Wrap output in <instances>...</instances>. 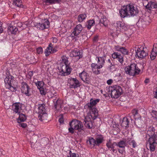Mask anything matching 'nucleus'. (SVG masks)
<instances>
[{
	"instance_id": "nucleus-1",
	"label": "nucleus",
	"mask_w": 157,
	"mask_h": 157,
	"mask_svg": "<svg viewBox=\"0 0 157 157\" xmlns=\"http://www.w3.org/2000/svg\"><path fill=\"white\" fill-rule=\"evenodd\" d=\"M147 133L150 137L147 141L150 151H154L157 144V136L155 133L154 128L152 126L149 127Z\"/></svg>"
},
{
	"instance_id": "nucleus-2",
	"label": "nucleus",
	"mask_w": 157,
	"mask_h": 157,
	"mask_svg": "<svg viewBox=\"0 0 157 157\" xmlns=\"http://www.w3.org/2000/svg\"><path fill=\"white\" fill-rule=\"evenodd\" d=\"M96 60L98 63H92L91 67L93 72L96 75H98L100 73V69L104 65L105 59L103 57H97Z\"/></svg>"
},
{
	"instance_id": "nucleus-3",
	"label": "nucleus",
	"mask_w": 157,
	"mask_h": 157,
	"mask_svg": "<svg viewBox=\"0 0 157 157\" xmlns=\"http://www.w3.org/2000/svg\"><path fill=\"white\" fill-rule=\"evenodd\" d=\"M98 116L96 112H94V113H88L84 119L85 127L89 129L92 128L93 127V120L96 119Z\"/></svg>"
},
{
	"instance_id": "nucleus-4",
	"label": "nucleus",
	"mask_w": 157,
	"mask_h": 157,
	"mask_svg": "<svg viewBox=\"0 0 157 157\" xmlns=\"http://www.w3.org/2000/svg\"><path fill=\"white\" fill-rule=\"evenodd\" d=\"M136 56L140 59L145 58L148 55L147 48L141 45L136 46L135 48Z\"/></svg>"
},
{
	"instance_id": "nucleus-5",
	"label": "nucleus",
	"mask_w": 157,
	"mask_h": 157,
	"mask_svg": "<svg viewBox=\"0 0 157 157\" xmlns=\"http://www.w3.org/2000/svg\"><path fill=\"white\" fill-rule=\"evenodd\" d=\"M125 70L127 74L132 76L138 75L140 72V69L135 63L132 64L130 66H127Z\"/></svg>"
},
{
	"instance_id": "nucleus-6",
	"label": "nucleus",
	"mask_w": 157,
	"mask_h": 157,
	"mask_svg": "<svg viewBox=\"0 0 157 157\" xmlns=\"http://www.w3.org/2000/svg\"><path fill=\"white\" fill-rule=\"evenodd\" d=\"M70 128H68L69 132L73 133L74 132V130H80L82 129L83 125L82 122L77 120H72L70 123Z\"/></svg>"
},
{
	"instance_id": "nucleus-7",
	"label": "nucleus",
	"mask_w": 157,
	"mask_h": 157,
	"mask_svg": "<svg viewBox=\"0 0 157 157\" xmlns=\"http://www.w3.org/2000/svg\"><path fill=\"white\" fill-rule=\"evenodd\" d=\"M109 91L111 92V97L115 98H118L122 93L121 88L117 85L110 87Z\"/></svg>"
},
{
	"instance_id": "nucleus-8",
	"label": "nucleus",
	"mask_w": 157,
	"mask_h": 157,
	"mask_svg": "<svg viewBox=\"0 0 157 157\" xmlns=\"http://www.w3.org/2000/svg\"><path fill=\"white\" fill-rule=\"evenodd\" d=\"M104 140V138L101 135H98L96 138V140L93 138H90L87 141V142L88 144L90 145V147H94L95 145H98L101 143Z\"/></svg>"
},
{
	"instance_id": "nucleus-9",
	"label": "nucleus",
	"mask_w": 157,
	"mask_h": 157,
	"mask_svg": "<svg viewBox=\"0 0 157 157\" xmlns=\"http://www.w3.org/2000/svg\"><path fill=\"white\" fill-rule=\"evenodd\" d=\"M99 101V99H98L94 100L92 98L90 100V102L87 104V105L88 106L89 109V113H94V112H97V115H98V111L96 108L95 107V106Z\"/></svg>"
},
{
	"instance_id": "nucleus-10",
	"label": "nucleus",
	"mask_w": 157,
	"mask_h": 157,
	"mask_svg": "<svg viewBox=\"0 0 157 157\" xmlns=\"http://www.w3.org/2000/svg\"><path fill=\"white\" fill-rule=\"evenodd\" d=\"M71 71V69L69 66H64L63 64L61 65L59 67L58 73L61 76H67L69 75Z\"/></svg>"
},
{
	"instance_id": "nucleus-11",
	"label": "nucleus",
	"mask_w": 157,
	"mask_h": 157,
	"mask_svg": "<svg viewBox=\"0 0 157 157\" xmlns=\"http://www.w3.org/2000/svg\"><path fill=\"white\" fill-rule=\"evenodd\" d=\"M131 5H128L123 6L121 9L119 10V13L121 17L130 16L129 11L131 9Z\"/></svg>"
},
{
	"instance_id": "nucleus-12",
	"label": "nucleus",
	"mask_w": 157,
	"mask_h": 157,
	"mask_svg": "<svg viewBox=\"0 0 157 157\" xmlns=\"http://www.w3.org/2000/svg\"><path fill=\"white\" fill-rule=\"evenodd\" d=\"M67 82L71 88H75L79 86V81L75 78L70 77L68 78Z\"/></svg>"
},
{
	"instance_id": "nucleus-13",
	"label": "nucleus",
	"mask_w": 157,
	"mask_h": 157,
	"mask_svg": "<svg viewBox=\"0 0 157 157\" xmlns=\"http://www.w3.org/2000/svg\"><path fill=\"white\" fill-rule=\"evenodd\" d=\"M35 26L41 30L47 29L49 26V21L47 19H45L42 21L41 23L37 24L35 25Z\"/></svg>"
},
{
	"instance_id": "nucleus-14",
	"label": "nucleus",
	"mask_w": 157,
	"mask_h": 157,
	"mask_svg": "<svg viewBox=\"0 0 157 157\" xmlns=\"http://www.w3.org/2000/svg\"><path fill=\"white\" fill-rule=\"evenodd\" d=\"M35 83L38 89L39 90L40 94L42 95H45L46 94V91L44 82L38 81Z\"/></svg>"
},
{
	"instance_id": "nucleus-15",
	"label": "nucleus",
	"mask_w": 157,
	"mask_h": 157,
	"mask_svg": "<svg viewBox=\"0 0 157 157\" xmlns=\"http://www.w3.org/2000/svg\"><path fill=\"white\" fill-rule=\"evenodd\" d=\"M70 56L71 57H75L76 59V61L78 60L82 56L79 51L77 49H72L70 53Z\"/></svg>"
},
{
	"instance_id": "nucleus-16",
	"label": "nucleus",
	"mask_w": 157,
	"mask_h": 157,
	"mask_svg": "<svg viewBox=\"0 0 157 157\" xmlns=\"http://www.w3.org/2000/svg\"><path fill=\"white\" fill-rule=\"evenodd\" d=\"M12 81V76L10 75L6 77L4 80L6 88L10 89L11 91H14L13 90L14 89V88L11 86V83Z\"/></svg>"
},
{
	"instance_id": "nucleus-17",
	"label": "nucleus",
	"mask_w": 157,
	"mask_h": 157,
	"mask_svg": "<svg viewBox=\"0 0 157 157\" xmlns=\"http://www.w3.org/2000/svg\"><path fill=\"white\" fill-rule=\"evenodd\" d=\"M30 88L28 85L25 82H22L21 83V92L26 95L29 96V92Z\"/></svg>"
},
{
	"instance_id": "nucleus-18",
	"label": "nucleus",
	"mask_w": 157,
	"mask_h": 157,
	"mask_svg": "<svg viewBox=\"0 0 157 157\" xmlns=\"http://www.w3.org/2000/svg\"><path fill=\"white\" fill-rule=\"evenodd\" d=\"M79 76L84 82L89 84L90 83V79L89 75L85 71H83L79 74Z\"/></svg>"
},
{
	"instance_id": "nucleus-19",
	"label": "nucleus",
	"mask_w": 157,
	"mask_h": 157,
	"mask_svg": "<svg viewBox=\"0 0 157 157\" xmlns=\"http://www.w3.org/2000/svg\"><path fill=\"white\" fill-rule=\"evenodd\" d=\"M22 105H23L19 102L15 103L12 105L13 110L16 113L19 114Z\"/></svg>"
},
{
	"instance_id": "nucleus-20",
	"label": "nucleus",
	"mask_w": 157,
	"mask_h": 157,
	"mask_svg": "<svg viewBox=\"0 0 157 157\" xmlns=\"http://www.w3.org/2000/svg\"><path fill=\"white\" fill-rule=\"evenodd\" d=\"M57 51V50L55 48H53L52 45V44H50L45 49L44 53L46 56H48L51 53H54Z\"/></svg>"
},
{
	"instance_id": "nucleus-21",
	"label": "nucleus",
	"mask_w": 157,
	"mask_h": 157,
	"mask_svg": "<svg viewBox=\"0 0 157 157\" xmlns=\"http://www.w3.org/2000/svg\"><path fill=\"white\" fill-rule=\"evenodd\" d=\"M112 58L114 59H117L121 63H122L124 62L123 56L117 52L113 53L112 55Z\"/></svg>"
},
{
	"instance_id": "nucleus-22",
	"label": "nucleus",
	"mask_w": 157,
	"mask_h": 157,
	"mask_svg": "<svg viewBox=\"0 0 157 157\" xmlns=\"http://www.w3.org/2000/svg\"><path fill=\"white\" fill-rule=\"evenodd\" d=\"M82 29V27L81 25H77L75 28L72 34L75 36H78L81 33Z\"/></svg>"
},
{
	"instance_id": "nucleus-23",
	"label": "nucleus",
	"mask_w": 157,
	"mask_h": 157,
	"mask_svg": "<svg viewBox=\"0 0 157 157\" xmlns=\"http://www.w3.org/2000/svg\"><path fill=\"white\" fill-rule=\"evenodd\" d=\"M116 25L117 30L121 31L123 29L125 30L127 29V27L125 25L124 23L121 21H117Z\"/></svg>"
},
{
	"instance_id": "nucleus-24",
	"label": "nucleus",
	"mask_w": 157,
	"mask_h": 157,
	"mask_svg": "<svg viewBox=\"0 0 157 157\" xmlns=\"http://www.w3.org/2000/svg\"><path fill=\"white\" fill-rule=\"evenodd\" d=\"M115 48L116 51L120 52L123 54L127 55L128 53V50L126 48L122 46H116L115 47Z\"/></svg>"
},
{
	"instance_id": "nucleus-25",
	"label": "nucleus",
	"mask_w": 157,
	"mask_h": 157,
	"mask_svg": "<svg viewBox=\"0 0 157 157\" xmlns=\"http://www.w3.org/2000/svg\"><path fill=\"white\" fill-rule=\"evenodd\" d=\"M138 13V10L136 7L133 5H131V9L129 11L130 16H134L137 14Z\"/></svg>"
},
{
	"instance_id": "nucleus-26",
	"label": "nucleus",
	"mask_w": 157,
	"mask_h": 157,
	"mask_svg": "<svg viewBox=\"0 0 157 157\" xmlns=\"http://www.w3.org/2000/svg\"><path fill=\"white\" fill-rule=\"evenodd\" d=\"M36 111L38 112L39 114L45 113L46 109L45 105L43 104H39Z\"/></svg>"
},
{
	"instance_id": "nucleus-27",
	"label": "nucleus",
	"mask_w": 157,
	"mask_h": 157,
	"mask_svg": "<svg viewBox=\"0 0 157 157\" xmlns=\"http://www.w3.org/2000/svg\"><path fill=\"white\" fill-rule=\"evenodd\" d=\"M68 58L65 56H62L60 59V64L61 65H62L63 64H64V66H69V63L68 61Z\"/></svg>"
},
{
	"instance_id": "nucleus-28",
	"label": "nucleus",
	"mask_w": 157,
	"mask_h": 157,
	"mask_svg": "<svg viewBox=\"0 0 157 157\" xmlns=\"http://www.w3.org/2000/svg\"><path fill=\"white\" fill-rule=\"evenodd\" d=\"M146 8L149 10L152 9L156 8L157 7V4L155 2H150L148 3L145 6Z\"/></svg>"
},
{
	"instance_id": "nucleus-29",
	"label": "nucleus",
	"mask_w": 157,
	"mask_h": 157,
	"mask_svg": "<svg viewBox=\"0 0 157 157\" xmlns=\"http://www.w3.org/2000/svg\"><path fill=\"white\" fill-rule=\"evenodd\" d=\"M18 30V28L15 26H10L8 28V32H10L12 34H16Z\"/></svg>"
},
{
	"instance_id": "nucleus-30",
	"label": "nucleus",
	"mask_w": 157,
	"mask_h": 157,
	"mask_svg": "<svg viewBox=\"0 0 157 157\" xmlns=\"http://www.w3.org/2000/svg\"><path fill=\"white\" fill-rule=\"evenodd\" d=\"M28 22H25L23 23H22L21 22H19L17 23L16 26L21 29V30H22L26 27L28 25Z\"/></svg>"
},
{
	"instance_id": "nucleus-31",
	"label": "nucleus",
	"mask_w": 157,
	"mask_h": 157,
	"mask_svg": "<svg viewBox=\"0 0 157 157\" xmlns=\"http://www.w3.org/2000/svg\"><path fill=\"white\" fill-rule=\"evenodd\" d=\"M48 117L47 114L46 112L44 113L39 114L38 116V118L39 120L42 121L44 122V121L47 119Z\"/></svg>"
},
{
	"instance_id": "nucleus-32",
	"label": "nucleus",
	"mask_w": 157,
	"mask_h": 157,
	"mask_svg": "<svg viewBox=\"0 0 157 157\" xmlns=\"http://www.w3.org/2000/svg\"><path fill=\"white\" fill-rule=\"evenodd\" d=\"M108 22V20L104 16L101 17L100 20V24H103L105 26H106L107 25Z\"/></svg>"
},
{
	"instance_id": "nucleus-33",
	"label": "nucleus",
	"mask_w": 157,
	"mask_h": 157,
	"mask_svg": "<svg viewBox=\"0 0 157 157\" xmlns=\"http://www.w3.org/2000/svg\"><path fill=\"white\" fill-rule=\"evenodd\" d=\"M129 121H128L127 118L124 117L123 118L121 125L122 127L126 128L128 126Z\"/></svg>"
},
{
	"instance_id": "nucleus-34",
	"label": "nucleus",
	"mask_w": 157,
	"mask_h": 157,
	"mask_svg": "<svg viewBox=\"0 0 157 157\" xmlns=\"http://www.w3.org/2000/svg\"><path fill=\"white\" fill-rule=\"evenodd\" d=\"M19 117L17 119V122L18 123H20L21 122L25 121L26 119V117L25 115L23 114H18Z\"/></svg>"
},
{
	"instance_id": "nucleus-35",
	"label": "nucleus",
	"mask_w": 157,
	"mask_h": 157,
	"mask_svg": "<svg viewBox=\"0 0 157 157\" xmlns=\"http://www.w3.org/2000/svg\"><path fill=\"white\" fill-rule=\"evenodd\" d=\"M86 16L85 14H80L78 16V19L79 22H82L84 20H85Z\"/></svg>"
},
{
	"instance_id": "nucleus-36",
	"label": "nucleus",
	"mask_w": 157,
	"mask_h": 157,
	"mask_svg": "<svg viewBox=\"0 0 157 157\" xmlns=\"http://www.w3.org/2000/svg\"><path fill=\"white\" fill-rule=\"evenodd\" d=\"M95 21L93 20H90L87 22L86 26L87 28L90 29L91 27L94 24Z\"/></svg>"
},
{
	"instance_id": "nucleus-37",
	"label": "nucleus",
	"mask_w": 157,
	"mask_h": 157,
	"mask_svg": "<svg viewBox=\"0 0 157 157\" xmlns=\"http://www.w3.org/2000/svg\"><path fill=\"white\" fill-rule=\"evenodd\" d=\"M21 0H13V4L18 7H21Z\"/></svg>"
},
{
	"instance_id": "nucleus-38",
	"label": "nucleus",
	"mask_w": 157,
	"mask_h": 157,
	"mask_svg": "<svg viewBox=\"0 0 157 157\" xmlns=\"http://www.w3.org/2000/svg\"><path fill=\"white\" fill-rule=\"evenodd\" d=\"M126 144V141L123 140L121 141L117 144L116 146L121 148H124Z\"/></svg>"
},
{
	"instance_id": "nucleus-39",
	"label": "nucleus",
	"mask_w": 157,
	"mask_h": 157,
	"mask_svg": "<svg viewBox=\"0 0 157 157\" xmlns=\"http://www.w3.org/2000/svg\"><path fill=\"white\" fill-rule=\"evenodd\" d=\"M106 146L109 148H114L115 146L117 145L115 143H113L112 144L111 142H109L106 144Z\"/></svg>"
},
{
	"instance_id": "nucleus-40",
	"label": "nucleus",
	"mask_w": 157,
	"mask_h": 157,
	"mask_svg": "<svg viewBox=\"0 0 157 157\" xmlns=\"http://www.w3.org/2000/svg\"><path fill=\"white\" fill-rule=\"evenodd\" d=\"M157 53L151 51V53L150 55V58L151 60H154L155 59L157 56Z\"/></svg>"
},
{
	"instance_id": "nucleus-41",
	"label": "nucleus",
	"mask_w": 157,
	"mask_h": 157,
	"mask_svg": "<svg viewBox=\"0 0 157 157\" xmlns=\"http://www.w3.org/2000/svg\"><path fill=\"white\" fill-rule=\"evenodd\" d=\"M128 143L130 145H132L134 148L136 147L137 146L135 140H131L129 141Z\"/></svg>"
},
{
	"instance_id": "nucleus-42",
	"label": "nucleus",
	"mask_w": 157,
	"mask_h": 157,
	"mask_svg": "<svg viewBox=\"0 0 157 157\" xmlns=\"http://www.w3.org/2000/svg\"><path fill=\"white\" fill-rule=\"evenodd\" d=\"M61 0H45L46 3H48L50 4L54 3L56 2H58Z\"/></svg>"
},
{
	"instance_id": "nucleus-43",
	"label": "nucleus",
	"mask_w": 157,
	"mask_h": 157,
	"mask_svg": "<svg viewBox=\"0 0 157 157\" xmlns=\"http://www.w3.org/2000/svg\"><path fill=\"white\" fill-rule=\"evenodd\" d=\"M152 52L157 53V44H155L153 45V48L151 51Z\"/></svg>"
},
{
	"instance_id": "nucleus-44",
	"label": "nucleus",
	"mask_w": 157,
	"mask_h": 157,
	"mask_svg": "<svg viewBox=\"0 0 157 157\" xmlns=\"http://www.w3.org/2000/svg\"><path fill=\"white\" fill-rule=\"evenodd\" d=\"M37 52L38 54H40L43 53V50L41 47H39L37 48Z\"/></svg>"
},
{
	"instance_id": "nucleus-45",
	"label": "nucleus",
	"mask_w": 157,
	"mask_h": 157,
	"mask_svg": "<svg viewBox=\"0 0 157 157\" xmlns=\"http://www.w3.org/2000/svg\"><path fill=\"white\" fill-rule=\"evenodd\" d=\"M141 21H142L141 22V23H142V26L143 27H144L145 26H144V25L145 24L146 25H149V22H147L146 23H145V22L143 21H140V20L139 21H138V23H140V22Z\"/></svg>"
},
{
	"instance_id": "nucleus-46",
	"label": "nucleus",
	"mask_w": 157,
	"mask_h": 157,
	"mask_svg": "<svg viewBox=\"0 0 157 157\" xmlns=\"http://www.w3.org/2000/svg\"><path fill=\"white\" fill-rule=\"evenodd\" d=\"M113 79H110L108 80L107 81V83L109 85H110L112 84V83L113 82Z\"/></svg>"
},
{
	"instance_id": "nucleus-47",
	"label": "nucleus",
	"mask_w": 157,
	"mask_h": 157,
	"mask_svg": "<svg viewBox=\"0 0 157 157\" xmlns=\"http://www.w3.org/2000/svg\"><path fill=\"white\" fill-rule=\"evenodd\" d=\"M154 94L155 95V97L157 98V87L154 89Z\"/></svg>"
},
{
	"instance_id": "nucleus-48",
	"label": "nucleus",
	"mask_w": 157,
	"mask_h": 157,
	"mask_svg": "<svg viewBox=\"0 0 157 157\" xmlns=\"http://www.w3.org/2000/svg\"><path fill=\"white\" fill-rule=\"evenodd\" d=\"M56 93V92L54 90L53 92H50L48 93V94L51 95V97L52 98L53 97L55 96V94Z\"/></svg>"
},
{
	"instance_id": "nucleus-49",
	"label": "nucleus",
	"mask_w": 157,
	"mask_h": 157,
	"mask_svg": "<svg viewBox=\"0 0 157 157\" xmlns=\"http://www.w3.org/2000/svg\"><path fill=\"white\" fill-rule=\"evenodd\" d=\"M132 113L134 116L136 115L138 113L137 110L136 109H133L132 111Z\"/></svg>"
},
{
	"instance_id": "nucleus-50",
	"label": "nucleus",
	"mask_w": 157,
	"mask_h": 157,
	"mask_svg": "<svg viewBox=\"0 0 157 157\" xmlns=\"http://www.w3.org/2000/svg\"><path fill=\"white\" fill-rule=\"evenodd\" d=\"M59 121L60 124H62L63 122V119L62 117L59 118Z\"/></svg>"
},
{
	"instance_id": "nucleus-51",
	"label": "nucleus",
	"mask_w": 157,
	"mask_h": 157,
	"mask_svg": "<svg viewBox=\"0 0 157 157\" xmlns=\"http://www.w3.org/2000/svg\"><path fill=\"white\" fill-rule=\"evenodd\" d=\"M2 22H0V33H2L3 30V28L2 27Z\"/></svg>"
},
{
	"instance_id": "nucleus-52",
	"label": "nucleus",
	"mask_w": 157,
	"mask_h": 157,
	"mask_svg": "<svg viewBox=\"0 0 157 157\" xmlns=\"http://www.w3.org/2000/svg\"><path fill=\"white\" fill-rule=\"evenodd\" d=\"M70 157H79L78 155H76L74 153H72L70 155Z\"/></svg>"
},
{
	"instance_id": "nucleus-53",
	"label": "nucleus",
	"mask_w": 157,
	"mask_h": 157,
	"mask_svg": "<svg viewBox=\"0 0 157 157\" xmlns=\"http://www.w3.org/2000/svg\"><path fill=\"white\" fill-rule=\"evenodd\" d=\"M20 126L23 128H25L26 127V124L25 123H21L20 124Z\"/></svg>"
},
{
	"instance_id": "nucleus-54",
	"label": "nucleus",
	"mask_w": 157,
	"mask_h": 157,
	"mask_svg": "<svg viewBox=\"0 0 157 157\" xmlns=\"http://www.w3.org/2000/svg\"><path fill=\"white\" fill-rule=\"evenodd\" d=\"M52 41L54 43H56L57 42V39L56 37H53L52 38Z\"/></svg>"
},
{
	"instance_id": "nucleus-55",
	"label": "nucleus",
	"mask_w": 157,
	"mask_h": 157,
	"mask_svg": "<svg viewBox=\"0 0 157 157\" xmlns=\"http://www.w3.org/2000/svg\"><path fill=\"white\" fill-rule=\"evenodd\" d=\"M149 82V79L148 78H146L145 80L144 81V82L145 83L147 84Z\"/></svg>"
},
{
	"instance_id": "nucleus-56",
	"label": "nucleus",
	"mask_w": 157,
	"mask_h": 157,
	"mask_svg": "<svg viewBox=\"0 0 157 157\" xmlns=\"http://www.w3.org/2000/svg\"><path fill=\"white\" fill-rule=\"evenodd\" d=\"M61 100H60L59 99V100H57L56 101V104L57 105H58L59 103H61Z\"/></svg>"
},
{
	"instance_id": "nucleus-57",
	"label": "nucleus",
	"mask_w": 157,
	"mask_h": 157,
	"mask_svg": "<svg viewBox=\"0 0 157 157\" xmlns=\"http://www.w3.org/2000/svg\"><path fill=\"white\" fill-rule=\"evenodd\" d=\"M98 36H95L94 38V40L96 41V40H97V39H98Z\"/></svg>"
},
{
	"instance_id": "nucleus-58",
	"label": "nucleus",
	"mask_w": 157,
	"mask_h": 157,
	"mask_svg": "<svg viewBox=\"0 0 157 157\" xmlns=\"http://www.w3.org/2000/svg\"><path fill=\"white\" fill-rule=\"evenodd\" d=\"M153 113L155 114L156 115H157V112L156 111H153Z\"/></svg>"
},
{
	"instance_id": "nucleus-59",
	"label": "nucleus",
	"mask_w": 157,
	"mask_h": 157,
	"mask_svg": "<svg viewBox=\"0 0 157 157\" xmlns=\"http://www.w3.org/2000/svg\"><path fill=\"white\" fill-rule=\"evenodd\" d=\"M111 150H112V151H113V152H115V150L114 149V148H112V149H111Z\"/></svg>"
},
{
	"instance_id": "nucleus-60",
	"label": "nucleus",
	"mask_w": 157,
	"mask_h": 157,
	"mask_svg": "<svg viewBox=\"0 0 157 157\" xmlns=\"http://www.w3.org/2000/svg\"><path fill=\"white\" fill-rule=\"evenodd\" d=\"M119 151L120 153H122L123 152L122 151H121L119 149Z\"/></svg>"
},
{
	"instance_id": "nucleus-61",
	"label": "nucleus",
	"mask_w": 157,
	"mask_h": 157,
	"mask_svg": "<svg viewBox=\"0 0 157 157\" xmlns=\"http://www.w3.org/2000/svg\"><path fill=\"white\" fill-rule=\"evenodd\" d=\"M30 73L31 74H32H32H33V72H29V74Z\"/></svg>"
},
{
	"instance_id": "nucleus-62",
	"label": "nucleus",
	"mask_w": 157,
	"mask_h": 157,
	"mask_svg": "<svg viewBox=\"0 0 157 157\" xmlns=\"http://www.w3.org/2000/svg\"><path fill=\"white\" fill-rule=\"evenodd\" d=\"M155 117V118H157V117Z\"/></svg>"
}]
</instances>
